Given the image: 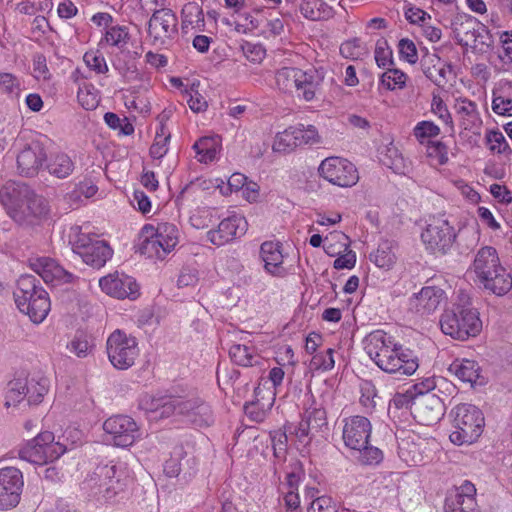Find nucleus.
Segmentation results:
<instances>
[{
    "label": "nucleus",
    "mask_w": 512,
    "mask_h": 512,
    "mask_svg": "<svg viewBox=\"0 0 512 512\" xmlns=\"http://www.w3.org/2000/svg\"><path fill=\"white\" fill-rule=\"evenodd\" d=\"M364 349L374 363L384 372L397 376H410L419 367L414 353L394 343L383 330H375L364 339Z\"/></svg>",
    "instance_id": "1"
},
{
    "label": "nucleus",
    "mask_w": 512,
    "mask_h": 512,
    "mask_svg": "<svg viewBox=\"0 0 512 512\" xmlns=\"http://www.w3.org/2000/svg\"><path fill=\"white\" fill-rule=\"evenodd\" d=\"M0 202L20 225H33L49 213L47 200L23 182H6L0 189Z\"/></svg>",
    "instance_id": "2"
},
{
    "label": "nucleus",
    "mask_w": 512,
    "mask_h": 512,
    "mask_svg": "<svg viewBox=\"0 0 512 512\" xmlns=\"http://www.w3.org/2000/svg\"><path fill=\"white\" fill-rule=\"evenodd\" d=\"M142 405L146 410L158 413L161 418L175 415L198 427H207L214 422L210 405L195 394L153 398L150 405L143 402Z\"/></svg>",
    "instance_id": "3"
},
{
    "label": "nucleus",
    "mask_w": 512,
    "mask_h": 512,
    "mask_svg": "<svg viewBox=\"0 0 512 512\" xmlns=\"http://www.w3.org/2000/svg\"><path fill=\"white\" fill-rule=\"evenodd\" d=\"M13 295L18 309L34 323H41L48 315L51 307L48 293L34 275H21Z\"/></svg>",
    "instance_id": "4"
},
{
    "label": "nucleus",
    "mask_w": 512,
    "mask_h": 512,
    "mask_svg": "<svg viewBox=\"0 0 512 512\" xmlns=\"http://www.w3.org/2000/svg\"><path fill=\"white\" fill-rule=\"evenodd\" d=\"M461 295L462 303L454 304L441 315L440 327L444 334L463 341L476 336L481 331L482 323L477 310L468 302V297Z\"/></svg>",
    "instance_id": "5"
},
{
    "label": "nucleus",
    "mask_w": 512,
    "mask_h": 512,
    "mask_svg": "<svg viewBox=\"0 0 512 512\" xmlns=\"http://www.w3.org/2000/svg\"><path fill=\"white\" fill-rule=\"evenodd\" d=\"M454 430L450 440L457 445L471 444L483 432L484 416L480 409L472 404L462 403L451 410Z\"/></svg>",
    "instance_id": "6"
},
{
    "label": "nucleus",
    "mask_w": 512,
    "mask_h": 512,
    "mask_svg": "<svg viewBox=\"0 0 512 512\" xmlns=\"http://www.w3.org/2000/svg\"><path fill=\"white\" fill-rule=\"evenodd\" d=\"M275 81L281 91L291 93L295 90L299 97L311 101L323 81V75L313 69L303 71L295 67H283L276 72Z\"/></svg>",
    "instance_id": "7"
},
{
    "label": "nucleus",
    "mask_w": 512,
    "mask_h": 512,
    "mask_svg": "<svg viewBox=\"0 0 512 512\" xmlns=\"http://www.w3.org/2000/svg\"><path fill=\"white\" fill-rule=\"evenodd\" d=\"M69 243L72 251L93 268L103 267L113 254L111 247L105 241L93 239L88 234L81 233L79 226L71 228Z\"/></svg>",
    "instance_id": "8"
},
{
    "label": "nucleus",
    "mask_w": 512,
    "mask_h": 512,
    "mask_svg": "<svg viewBox=\"0 0 512 512\" xmlns=\"http://www.w3.org/2000/svg\"><path fill=\"white\" fill-rule=\"evenodd\" d=\"M54 440V434L50 431L39 433L19 450L20 459L36 465H45L57 460L66 452V447Z\"/></svg>",
    "instance_id": "9"
},
{
    "label": "nucleus",
    "mask_w": 512,
    "mask_h": 512,
    "mask_svg": "<svg viewBox=\"0 0 512 512\" xmlns=\"http://www.w3.org/2000/svg\"><path fill=\"white\" fill-rule=\"evenodd\" d=\"M106 352L110 363L116 369L127 370L135 364L140 350L135 337L117 329L106 341Z\"/></svg>",
    "instance_id": "10"
},
{
    "label": "nucleus",
    "mask_w": 512,
    "mask_h": 512,
    "mask_svg": "<svg viewBox=\"0 0 512 512\" xmlns=\"http://www.w3.org/2000/svg\"><path fill=\"white\" fill-rule=\"evenodd\" d=\"M318 172L325 180L340 187H351L359 180L355 165L341 157H327Z\"/></svg>",
    "instance_id": "11"
},
{
    "label": "nucleus",
    "mask_w": 512,
    "mask_h": 512,
    "mask_svg": "<svg viewBox=\"0 0 512 512\" xmlns=\"http://www.w3.org/2000/svg\"><path fill=\"white\" fill-rule=\"evenodd\" d=\"M421 239L433 252L446 254L455 242L456 233L448 220L438 217L427 225Z\"/></svg>",
    "instance_id": "12"
},
{
    "label": "nucleus",
    "mask_w": 512,
    "mask_h": 512,
    "mask_svg": "<svg viewBox=\"0 0 512 512\" xmlns=\"http://www.w3.org/2000/svg\"><path fill=\"white\" fill-rule=\"evenodd\" d=\"M147 34L155 46H165L178 34V19L170 9L152 14L147 23Z\"/></svg>",
    "instance_id": "13"
},
{
    "label": "nucleus",
    "mask_w": 512,
    "mask_h": 512,
    "mask_svg": "<svg viewBox=\"0 0 512 512\" xmlns=\"http://www.w3.org/2000/svg\"><path fill=\"white\" fill-rule=\"evenodd\" d=\"M23 485V474L18 468L0 469V510L7 511L19 504Z\"/></svg>",
    "instance_id": "14"
},
{
    "label": "nucleus",
    "mask_w": 512,
    "mask_h": 512,
    "mask_svg": "<svg viewBox=\"0 0 512 512\" xmlns=\"http://www.w3.org/2000/svg\"><path fill=\"white\" fill-rule=\"evenodd\" d=\"M104 431L111 436L117 447L131 446L140 437L139 427L133 418L126 415H114L105 420Z\"/></svg>",
    "instance_id": "15"
},
{
    "label": "nucleus",
    "mask_w": 512,
    "mask_h": 512,
    "mask_svg": "<svg viewBox=\"0 0 512 512\" xmlns=\"http://www.w3.org/2000/svg\"><path fill=\"white\" fill-rule=\"evenodd\" d=\"M414 418L422 425L438 423L445 414V405L436 394L416 395L411 401Z\"/></svg>",
    "instance_id": "16"
},
{
    "label": "nucleus",
    "mask_w": 512,
    "mask_h": 512,
    "mask_svg": "<svg viewBox=\"0 0 512 512\" xmlns=\"http://www.w3.org/2000/svg\"><path fill=\"white\" fill-rule=\"evenodd\" d=\"M327 426L326 411L321 403L312 399V403L305 409L302 420L294 430L299 442L308 444L316 433Z\"/></svg>",
    "instance_id": "17"
},
{
    "label": "nucleus",
    "mask_w": 512,
    "mask_h": 512,
    "mask_svg": "<svg viewBox=\"0 0 512 512\" xmlns=\"http://www.w3.org/2000/svg\"><path fill=\"white\" fill-rule=\"evenodd\" d=\"M445 291L436 286H425L418 293L409 298L410 312L425 317L433 314L445 301Z\"/></svg>",
    "instance_id": "18"
},
{
    "label": "nucleus",
    "mask_w": 512,
    "mask_h": 512,
    "mask_svg": "<svg viewBox=\"0 0 512 512\" xmlns=\"http://www.w3.org/2000/svg\"><path fill=\"white\" fill-rule=\"evenodd\" d=\"M371 423L364 416H352L344 420L343 441L352 450H359L368 444L371 435Z\"/></svg>",
    "instance_id": "19"
},
{
    "label": "nucleus",
    "mask_w": 512,
    "mask_h": 512,
    "mask_svg": "<svg viewBox=\"0 0 512 512\" xmlns=\"http://www.w3.org/2000/svg\"><path fill=\"white\" fill-rule=\"evenodd\" d=\"M99 285L103 292L118 299H135L138 295V285L136 281L126 275L115 272L102 277Z\"/></svg>",
    "instance_id": "20"
},
{
    "label": "nucleus",
    "mask_w": 512,
    "mask_h": 512,
    "mask_svg": "<svg viewBox=\"0 0 512 512\" xmlns=\"http://www.w3.org/2000/svg\"><path fill=\"white\" fill-rule=\"evenodd\" d=\"M47 160L45 147L39 141L27 144L17 156V167L22 175L35 176Z\"/></svg>",
    "instance_id": "21"
},
{
    "label": "nucleus",
    "mask_w": 512,
    "mask_h": 512,
    "mask_svg": "<svg viewBox=\"0 0 512 512\" xmlns=\"http://www.w3.org/2000/svg\"><path fill=\"white\" fill-rule=\"evenodd\" d=\"M247 221L241 215H232L223 219L218 228L208 232V239L217 246H222L245 234Z\"/></svg>",
    "instance_id": "22"
},
{
    "label": "nucleus",
    "mask_w": 512,
    "mask_h": 512,
    "mask_svg": "<svg viewBox=\"0 0 512 512\" xmlns=\"http://www.w3.org/2000/svg\"><path fill=\"white\" fill-rule=\"evenodd\" d=\"M91 481L101 489L106 499H111L123 490V484L117 475L116 465H98L93 472Z\"/></svg>",
    "instance_id": "23"
},
{
    "label": "nucleus",
    "mask_w": 512,
    "mask_h": 512,
    "mask_svg": "<svg viewBox=\"0 0 512 512\" xmlns=\"http://www.w3.org/2000/svg\"><path fill=\"white\" fill-rule=\"evenodd\" d=\"M32 270L37 273L44 282L59 284L70 283L74 279V275L62 266H60L54 259L42 257L31 262Z\"/></svg>",
    "instance_id": "24"
},
{
    "label": "nucleus",
    "mask_w": 512,
    "mask_h": 512,
    "mask_svg": "<svg viewBox=\"0 0 512 512\" xmlns=\"http://www.w3.org/2000/svg\"><path fill=\"white\" fill-rule=\"evenodd\" d=\"M474 282L479 288L495 296H504L512 289V275L505 267L474 278Z\"/></svg>",
    "instance_id": "25"
},
{
    "label": "nucleus",
    "mask_w": 512,
    "mask_h": 512,
    "mask_svg": "<svg viewBox=\"0 0 512 512\" xmlns=\"http://www.w3.org/2000/svg\"><path fill=\"white\" fill-rule=\"evenodd\" d=\"M503 267L497 250L492 246H484L477 251L469 271L475 275V278H479Z\"/></svg>",
    "instance_id": "26"
},
{
    "label": "nucleus",
    "mask_w": 512,
    "mask_h": 512,
    "mask_svg": "<svg viewBox=\"0 0 512 512\" xmlns=\"http://www.w3.org/2000/svg\"><path fill=\"white\" fill-rule=\"evenodd\" d=\"M282 245L279 242L266 241L260 247V255L264 262L265 270L276 277H284L287 274L283 267Z\"/></svg>",
    "instance_id": "27"
},
{
    "label": "nucleus",
    "mask_w": 512,
    "mask_h": 512,
    "mask_svg": "<svg viewBox=\"0 0 512 512\" xmlns=\"http://www.w3.org/2000/svg\"><path fill=\"white\" fill-rule=\"evenodd\" d=\"M448 371L455 375L460 381L474 384H483L484 379L481 377V369L479 364L470 359H455L448 368Z\"/></svg>",
    "instance_id": "28"
},
{
    "label": "nucleus",
    "mask_w": 512,
    "mask_h": 512,
    "mask_svg": "<svg viewBox=\"0 0 512 512\" xmlns=\"http://www.w3.org/2000/svg\"><path fill=\"white\" fill-rule=\"evenodd\" d=\"M459 31L463 34L460 42L464 45L476 47L478 44H486L488 30L476 18L469 16L465 22L460 24Z\"/></svg>",
    "instance_id": "29"
},
{
    "label": "nucleus",
    "mask_w": 512,
    "mask_h": 512,
    "mask_svg": "<svg viewBox=\"0 0 512 512\" xmlns=\"http://www.w3.org/2000/svg\"><path fill=\"white\" fill-rule=\"evenodd\" d=\"M422 71L438 87H444L448 82V75L451 74V67L440 63L435 55L421 60Z\"/></svg>",
    "instance_id": "30"
},
{
    "label": "nucleus",
    "mask_w": 512,
    "mask_h": 512,
    "mask_svg": "<svg viewBox=\"0 0 512 512\" xmlns=\"http://www.w3.org/2000/svg\"><path fill=\"white\" fill-rule=\"evenodd\" d=\"M299 11L310 21H326L335 15L333 7L324 0H302Z\"/></svg>",
    "instance_id": "31"
},
{
    "label": "nucleus",
    "mask_w": 512,
    "mask_h": 512,
    "mask_svg": "<svg viewBox=\"0 0 512 512\" xmlns=\"http://www.w3.org/2000/svg\"><path fill=\"white\" fill-rule=\"evenodd\" d=\"M144 232L156 236L169 253L178 244L179 230L176 225L171 223H159L156 227L147 224L144 226Z\"/></svg>",
    "instance_id": "32"
},
{
    "label": "nucleus",
    "mask_w": 512,
    "mask_h": 512,
    "mask_svg": "<svg viewBox=\"0 0 512 512\" xmlns=\"http://www.w3.org/2000/svg\"><path fill=\"white\" fill-rule=\"evenodd\" d=\"M137 251L148 258L155 259H164L166 255L169 254L156 236L144 232V227L140 233Z\"/></svg>",
    "instance_id": "33"
},
{
    "label": "nucleus",
    "mask_w": 512,
    "mask_h": 512,
    "mask_svg": "<svg viewBox=\"0 0 512 512\" xmlns=\"http://www.w3.org/2000/svg\"><path fill=\"white\" fill-rule=\"evenodd\" d=\"M229 356L233 363L243 367H252L261 363V356L253 346L233 344L229 348Z\"/></svg>",
    "instance_id": "34"
},
{
    "label": "nucleus",
    "mask_w": 512,
    "mask_h": 512,
    "mask_svg": "<svg viewBox=\"0 0 512 512\" xmlns=\"http://www.w3.org/2000/svg\"><path fill=\"white\" fill-rule=\"evenodd\" d=\"M48 172L58 179L69 177L75 169V163L65 153H57L52 155L48 164Z\"/></svg>",
    "instance_id": "35"
},
{
    "label": "nucleus",
    "mask_w": 512,
    "mask_h": 512,
    "mask_svg": "<svg viewBox=\"0 0 512 512\" xmlns=\"http://www.w3.org/2000/svg\"><path fill=\"white\" fill-rule=\"evenodd\" d=\"M455 110L461 116L462 125L465 129L474 126L480 121L477 104L467 98L456 99Z\"/></svg>",
    "instance_id": "36"
},
{
    "label": "nucleus",
    "mask_w": 512,
    "mask_h": 512,
    "mask_svg": "<svg viewBox=\"0 0 512 512\" xmlns=\"http://www.w3.org/2000/svg\"><path fill=\"white\" fill-rule=\"evenodd\" d=\"M48 378L37 375L27 380V401L29 404H39L44 395L48 392Z\"/></svg>",
    "instance_id": "37"
},
{
    "label": "nucleus",
    "mask_w": 512,
    "mask_h": 512,
    "mask_svg": "<svg viewBox=\"0 0 512 512\" xmlns=\"http://www.w3.org/2000/svg\"><path fill=\"white\" fill-rule=\"evenodd\" d=\"M27 379H14L8 383V388L5 396V406L15 407L24 398H27Z\"/></svg>",
    "instance_id": "38"
},
{
    "label": "nucleus",
    "mask_w": 512,
    "mask_h": 512,
    "mask_svg": "<svg viewBox=\"0 0 512 512\" xmlns=\"http://www.w3.org/2000/svg\"><path fill=\"white\" fill-rule=\"evenodd\" d=\"M370 260L380 268H391L396 260L392 244L389 241L380 243L377 250L370 254Z\"/></svg>",
    "instance_id": "39"
},
{
    "label": "nucleus",
    "mask_w": 512,
    "mask_h": 512,
    "mask_svg": "<svg viewBox=\"0 0 512 512\" xmlns=\"http://www.w3.org/2000/svg\"><path fill=\"white\" fill-rule=\"evenodd\" d=\"M296 130L293 126L285 129L283 132H279L273 143V150L275 152L287 153L294 150L299 146L297 136L295 134Z\"/></svg>",
    "instance_id": "40"
},
{
    "label": "nucleus",
    "mask_w": 512,
    "mask_h": 512,
    "mask_svg": "<svg viewBox=\"0 0 512 512\" xmlns=\"http://www.w3.org/2000/svg\"><path fill=\"white\" fill-rule=\"evenodd\" d=\"M193 149L199 156V161L203 163L212 162L216 158L218 152L213 138L210 137H203L199 139L193 145Z\"/></svg>",
    "instance_id": "41"
},
{
    "label": "nucleus",
    "mask_w": 512,
    "mask_h": 512,
    "mask_svg": "<svg viewBox=\"0 0 512 512\" xmlns=\"http://www.w3.org/2000/svg\"><path fill=\"white\" fill-rule=\"evenodd\" d=\"M475 498H461V496L449 495L445 500V512H474L476 508Z\"/></svg>",
    "instance_id": "42"
},
{
    "label": "nucleus",
    "mask_w": 512,
    "mask_h": 512,
    "mask_svg": "<svg viewBox=\"0 0 512 512\" xmlns=\"http://www.w3.org/2000/svg\"><path fill=\"white\" fill-rule=\"evenodd\" d=\"M407 75L399 69L387 68L381 75L380 83L388 90L402 89L406 85Z\"/></svg>",
    "instance_id": "43"
},
{
    "label": "nucleus",
    "mask_w": 512,
    "mask_h": 512,
    "mask_svg": "<svg viewBox=\"0 0 512 512\" xmlns=\"http://www.w3.org/2000/svg\"><path fill=\"white\" fill-rule=\"evenodd\" d=\"M94 344L92 339L84 332H77L73 340L68 345L70 352L74 353L77 357H86L93 349Z\"/></svg>",
    "instance_id": "44"
},
{
    "label": "nucleus",
    "mask_w": 512,
    "mask_h": 512,
    "mask_svg": "<svg viewBox=\"0 0 512 512\" xmlns=\"http://www.w3.org/2000/svg\"><path fill=\"white\" fill-rule=\"evenodd\" d=\"M129 38L130 35L126 26L115 25L106 29L103 40L111 46L122 48L128 43Z\"/></svg>",
    "instance_id": "45"
},
{
    "label": "nucleus",
    "mask_w": 512,
    "mask_h": 512,
    "mask_svg": "<svg viewBox=\"0 0 512 512\" xmlns=\"http://www.w3.org/2000/svg\"><path fill=\"white\" fill-rule=\"evenodd\" d=\"M489 149L492 152L510 156L512 149L506 141L504 135L498 130H491L485 136Z\"/></svg>",
    "instance_id": "46"
},
{
    "label": "nucleus",
    "mask_w": 512,
    "mask_h": 512,
    "mask_svg": "<svg viewBox=\"0 0 512 512\" xmlns=\"http://www.w3.org/2000/svg\"><path fill=\"white\" fill-rule=\"evenodd\" d=\"M182 17L183 24H189L197 27L204 25L203 10L198 4L194 2H190L183 7Z\"/></svg>",
    "instance_id": "47"
},
{
    "label": "nucleus",
    "mask_w": 512,
    "mask_h": 512,
    "mask_svg": "<svg viewBox=\"0 0 512 512\" xmlns=\"http://www.w3.org/2000/svg\"><path fill=\"white\" fill-rule=\"evenodd\" d=\"M374 58L379 68L387 69L394 65L392 50L388 47L386 40L377 41Z\"/></svg>",
    "instance_id": "48"
},
{
    "label": "nucleus",
    "mask_w": 512,
    "mask_h": 512,
    "mask_svg": "<svg viewBox=\"0 0 512 512\" xmlns=\"http://www.w3.org/2000/svg\"><path fill=\"white\" fill-rule=\"evenodd\" d=\"M334 349L328 348L323 352L313 355L310 361V367L313 370L330 371L334 368Z\"/></svg>",
    "instance_id": "49"
},
{
    "label": "nucleus",
    "mask_w": 512,
    "mask_h": 512,
    "mask_svg": "<svg viewBox=\"0 0 512 512\" xmlns=\"http://www.w3.org/2000/svg\"><path fill=\"white\" fill-rule=\"evenodd\" d=\"M78 102L85 110H93L99 105L98 93L91 85H83L77 93Z\"/></svg>",
    "instance_id": "50"
},
{
    "label": "nucleus",
    "mask_w": 512,
    "mask_h": 512,
    "mask_svg": "<svg viewBox=\"0 0 512 512\" xmlns=\"http://www.w3.org/2000/svg\"><path fill=\"white\" fill-rule=\"evenodd\" d=\"M299 146L302 145H313L320 142V136L313 125L304 126L299 124L294 126Z\"/></svg>",
    "instance_id": "51"
},
{
    "label": "nucleus",
    "mask_w": 512,
    "mask_h": 512,
    "mask_svg": "<svg viewBox=\"0 0 512 512\" xmlns=\"http://www.w3.org/2000/svg\"><path fill=\"white\" fill-rule=\"evenodd\" d=\"M413 134L419 142L423 143L425 139L438 136L440 128L431 121H421L415 126Z\"/></svg>",
    "instance_id": "52"
},
{
    "label": "nucleus",
    "mask_w": 512,
    "mask_h": 512,
    "mask_svg": "<svg viewBox=\"0 0 512 512\" xmlns=\"http://www.w3.org/2000/svg\"><path fill=\"white\" fill-rule=\"evenodd\" d=\"M492 110L501 116H512V98L493 92Z\"/></svg>",
    "instance_id": "53"
},
{
    "label": "nucleus",
    "mask_w": 512,
    "mask_h": 512,
    "mask_svg": "<svg viewBox=\"0 0 512 512\" xmlns=\"http://www.w3.org/2000/svg\"><path fill=\"white\" fill-rule=\"evenodd\" d=\"M83 58L86 65L96 73L105 74L108 72L107 63L102 54L98 52H86Z\"/></svg>",
    "instance_id": "54"
},
{
    "label": "nucleus",
    "mask_w": 512,
    "mask_h": 512,
    "mask_svg": "<svg viewBox=\"0 0 512 512\" xmlns=\"http://www.w3.org/2000/svg\"><path fill=\"white\" fill-rule=\"evenodd\" d=\"M170 136H163L159 132H156V136L153 144L150 147V155L154 159H161L168 152V143Z\"/></svg>",
    "instance_id": "55"
},
{
    "label": "nucleus",
    "mask_w": 512,
    "mask_h": 512,
    "mask_svg": "<svg viewBox=\"0 0 512 512\" xmlns=\"http://www.w3.org/2000/svg\"><path fill=\"white\" fill-rule=\"evenodd\" d=\"M360 453V461L366 465H374L378 464L382 458L383 454L380 449L377 447L369 446L365 444V447L358 450Z\"/></svg>",
    "instance_id": "56"
},
{
    "label": "nucleus",
    "mask_w": 512,
    "mask_h": 512,
    "mask_svg": "<svg viewBox=\"0 0 512 512\" xmlns=\"http://www.w3.org/2000/svg\"><path fill=\"white\" fill-rule=\"evenodd\" d=\"M377 397V392L375 386L371 382H365L361 386V397L360 403L367 410H372L376 406L375 398Z\"/></svg>",
    "instance_id": "57"
},
{
    "label": "nucleus",
    "mask_w": 512,
    "mask_h": 512,
    "mask_svg": "<svg viewBox=\"0 0 512 512\" xmlns=\"http://www.w3.org/2000/svg\"><path fill=\"white\" fill-rule=\"evenodd\" d=\"M432 111L436 115H438L439 119H441L446 125H448L451 132H454L452 116L441 98H433Z\"/></svg>",
    "instance_id": "58"
},
{
    "label": "nucleus",
    "mask_w": 512,
    "mask_h": 512,
    "mask_svg": "<svg viewBox=\"0 0 512 512\" xmlns=\"http://www.w3.org/2000/svg\"><path fill=\"white\" fill-rule=\"evenodd\" d=\"M399 54L400 56L409 62L410 64H414L418 60L417 49L412 40L407 38H403L399 41L398 44Z\"/></svg>",
    "instance_id": "59"
},
{
    "label": "nucleus",
    "mask_w": 512,
    "mask_h": 512,
    "mask_svg": "<svg viewBox=\"0 0 512 512\" xmlns=\"http://www.w3.org/2000/svg\"><path fill=\"white\" fill-rule=\"evenodd\" d=\"M185 95L188 97L187 103L193 112H202L207 108L205 98L193 86L189 90H185Z\"/></svg>",
    "instance_id": "60"
},
{
    "label": "nucleus",
    "mask_w": 512,
    "mask_h": 512,
    "mask_svg": "<svg viewBox=\"0 0 512 512\" xmlns=\"http://www.w3.org/2000/svg\"><path fill=\"white\" fill-rule=\"evenodd\" d=\"M304 476V471L300 462L296 461L292 465V470L287 473L285 487L287 490L298 491L299 483Z\"/></svg>",
    "instance_id": "61"
},
{
    "label": "nucleus",
    "mask_w": 512,
    "mask_h": 512,
    "mask_svg": "<svg viewBox=\"0 0 512 512\" xmlns=\"http://www.w3.org/2000/svg\"><path fill=\"white\" fill-rule=\"evenodd\" d=\"M308 512H337V508L332 498L321 496L311 502Z\"/></svg>",
    "instance_id": "62"
},
{
    "label": "nucleus",
    "mask_w": 512,
    "mask_h": 512,
    "mask_svg": "<svg viewBox=\"0 0 512 512\" xmlns=\"http://www.w3.org/2000/svg\"><path fill=\"white\" fill-rule=\"evenodd\" d=\"M272 447L275 458L284 459L287 449V435L283 432H276L272 437Z\"/></svg>",
    "instance_id": "63"
},
{
    "label": "nucleus",
    "mask_w": 512,
    "mask_h": 512,
    "mask_svg": "<svg viewBox=\"0 0 512 512\" xmlns=\"http://www.w3.org/2000/svg\"><path fill=\"white\" fill-rule=\"evenodd\" d=\"M502 51L499 52V58L504 61L512 62V32H505L501 36Z\"/></svg>",
    "instance_id": "64"
}]
</instances>
